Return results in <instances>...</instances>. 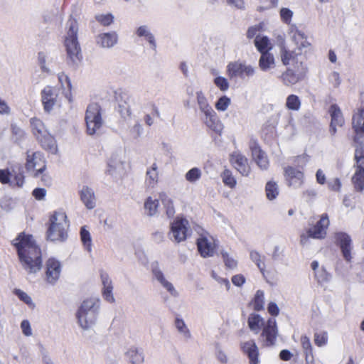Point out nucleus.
Masks as SVG:
<instances>
[{
  "label": "nucleus",
  "mask_w": 364,
  "mask_h": 364,
  "mask_svg": "<svg viewBox=\"0 0 364 364\" xmlns=\"http://www.w3.org/2000/svg\"><path fill=\"white\" fill-rule=\"evenodd\" d=\"M82 202L87 209H93L96 205V198L94 191L87 186H83L80 191Z\"/></svg>",
  "instance_id": "nucleus-26"
},
{
  "label": "nucleus",
  "mask_w": 364,
  "mask_h": 364,
  "mask_svg": "<svg viewBox=\"0 0 364 364\" xmlns=\"http://www.w3.org/2000/svg\"><path fill=\"white\" fill-rule=\"evenodd\" d=\"M157 169L158 166L156 164L154 163L151 166V168L146 171V181L149 185L151 186H154L158 182L159 174Z\"/></svg>",
  "instance_id": "nucleus-41"
},
{
  "label": "nucleus",
  "mask_w": 364,
  "mask_h": 364,
  "mask_svg": "<svg viewBox=\"0 0 364 364\" xmlns=\"http://www.w3.org/2000/svg\"><path fill=\"white\" fill-rule=\"evenodd\" d=\"M197 247L203 257H212L215 251L214 239L208 232H204L197 239Z\"/></svg>",
  "instance_id": "nucleus-13"
},
{
  "label": "nucleus",
  "mask_w": 364,
  "mask_h": 364,
  "mask_svg": "<svg viewBox=\"0 0 364 364\" xmlns=\"http://www.w3.org/2000/svg\"><path fill=\"white\" fill-rule=\"evenodd\" d=\"M99 308L100 301L98 299H89L82 302L79 309L87 312L93 311L95 314H98Z\"/></svg>",
  "instance_id": "nucleus-36"
},
{
  "label": "nucleus",
  "mask_w": 364,
  "mask_h": 364,
  "mask_svg": "<svg viewBox=\"0 0 364 364\" xmlns=\"http://www.w3.org/2000/svg\"><path fill=\"white\" fill-rule=\"evenodd\" d=\"M95 19L101 25L108 26L114 21V16L111 14H98L95 16Z\"/></svg>",
  "instance_id": "nucleus-50"
},
{
  "label": "nucleus",
  "mask_w": 364,
  "mask_h": 364,
  "mask_svg": "<svg viewBox=\"0 0 364 364\" xmlns=\"http://www.w3.org/2000/svg\"><path fill=\"white\" fill-rule=\"evenodd\" d=\"M31 127L33 134L41 144V146L52 153L56 151V144L54 138L46 129L43 122L37 118L31 119Z\"/></svg>",
  "instance_id": "nucleus-4"
},
{
  "label": "nucleus",
  "mask_w": 364,
  "mask_h": 364,
  "mask_svg": "<svg viewBox=\"0 0 364 364\" xmlns=\"http://www.w3.org/2000/svg\"><path fill=\"white\" fill-rule=\"evenodd\" d=\"M301 106V101L298 96L290 95L287 97L286 101V107L291 110L297 111Z\"/></svg>",
  "instance_id": "nucleus-46"
},
{
  "label": "nucleus",
  "mask_w": 364,
  "mask_h": 364,
  "mask_svg": "<svg viewBox=\"0 0 364 364\" xmlns=\"http://www.w3.org/2000/svg\"><path fill=\"white\" fill-rule=\"evenodd\" d=\"M352 127L358 134H364V108L360 109L352 118Z\"/></svg>",
  "instance_id": "nucleus-32"
},
{
  "label": "nucleus",
  "mask_w": 364,
  "mask_h": 364,
  "mask_svg": "<svg viewBox=\"0 0 364 364\" xmlns=\"http://www.w3.org/2000/svg\"><path fill=\"white\" fill-rule=\"evenodd\" d=\"M159 205L158 199L148 197L144 204L145 213L150 217L154 216L157 213Z\"/></svg>",
  "instance_id": "nucleus-35"
},
{
  "label": "nucleus",
  "mask_w": 364,
  "mask_h": 364,
  "mask_svg": "<svg viewBox=\"0 0 364 364\" xmlns=\"http://www.w3.org/2000/svg\"><path fill=\"white\" fill-rule=\"evenodd\" d=\"M214 83L221 91L225 92L229 88V82L228 80L223 77H215Z\"/></svg>",
  "instance_id": "nucleus-54"
},
{
  "label": "nucleus",
  "mask_w": 364,
  "mask_h": 364,
  "mask_svg": "<svg viewBox=\"0 0 364 364\" xmlns=\"http://www.w3.org/2000/svg\"><path fill=\"white\" fill-rule=\"evenodd\" d=\"M301 344L304 353H311L313 351V347L308 336H302L301 337Z\"/></svg>",
  "instance_id": "nucleus-57"
},
{
  "label": "nucleus",
  "mask_w": 364,
  "mask_h": 364,
  "mask_svg": "<svg viewBox=\"0 0 364 364\" xmlns=\"http://www.w3.org/2000/svg\"><path fill=\"white\" fill-rule=\"evenodd\" d=\"M21 328L26 336H31L32 335V329L30 322L28 320H23L21 321Z\"/></svg>",
  "instance_id": "nucleus-58"
},
{
  "label": "nucleus",
  "mask_w": 364,
  "mask_h": 364,
  "mask_svg": "<svg viewBox=\"0 0 364 364\" xmlns=\"http://www.w3.org/2000/svg\"><path fill=\"white\" fill-rule=\"evenodd\" d=\"M101 279L103 284V296L105 299L109 303H114L115 299L112 294L113 285L111 279L107 274H102Z\"/></svg>",
  "instance_id": "nucleus-30"
},
{
  "label": "nucleus",
  "mask_w": 364,
  "mask_h": 364,
  "mask_svg": "<svg viewBox=\"0 0 364 364\" xmlns=\"http://www.w3.org/2000/svg\"><path fill=\"white\" fill-rule=\"evenodd\" d=\"M58 80H59V82L61 84V86L63 88H65V87H67L68 89L70 88L71 84H70V79L63 73L58 74Z\"/></svg>",
  "instance_id": "nucleus-59"
},
{
  "label": "nucleus",
  "mask_w": 364,
  "mask_h": 364,
  "mask_svg": "<svg viewBox=\"0 0 364 364\" xmlns=\"http://www.w3.org/2000/svg\"><path fill=\"white\" fill-rule=\"evenodd\" d=\"M255 45L257 50L261 53L268 52L269 39L266 36H256L255 39Z\"/></svg>",
  "instance_id": "nucleus-44"
},
{
  "label": "nucleus",
  "mask_w": 364,
  "mask_h": 364,
  "mask_svg": "<svg viewBox=\"0 0 364 364\" xmlns=\"http://www.w3.org/2000/svg\"><path fill=\"white\" fill-rule=\"evenodd\" d=\"M126 356L129 364H143L144 354L141 348L132 346L126 352Z\"/></svg>",
  "instance_id": "nucleus-29"
},
{
  "label": "nucleus",
  "mask_w": 364,
  "mask_h": 364,
  "mask_svg": "<svg viewBox=\"0 0 364 364\" xmlns=\"http://www.w3.org/2000/svg\"><path fill=\"white\" fill-rule=\"evenodd\" d=\"M175 326L185 340H188L191 338V333L183 319L176 318L175 321Z\"/></svg>",
  "instance_id": "nucleus-40"
},
{
  "label": "nucleus",
  "mask_w": 364,
  "mask_h": 364,
  "mask_svg": "<svg viewBox=\"0 0 364 364\" xmlns=\"http://www.w3.org/2000/svg\"><path fill=\"white\" fill-rule=\"evenodd\" d=\"M301 53L296 50H289L285 46H281L280 58L284 65H291V67L303 63L299 60Z\"/></svg>",
  "instance_id": "nucleus-16"
},
{
  "label": "nucleus",
  "mask_w": 364,
  "mask_h": 364,
  "mask_svg": "<svg viewBox=\"0 0 364 364\" xmlns=\"http://www.w3.org/2000/svg\"><path fill=\"white\" fill-rule=\"evenodd\" d=\"M247 323L249 328L255 333H258L262 326L264 325L263 318L259 315L256 314H250Z\"/></svg>",
  "instance_id": "nucleus-34"
},
{
  "label": "nucleus",
  "mask_w": 364,
  "mask_h": 364,
  "mask_svg": "<svg viewBox=\"0 0 364 364\" xmlns=\"http://www.w3.org/2000/svg\"><path fill=\"white\" fill-rule=\"evenodd\" d=\"M277 336V328L276 320L273 318L268 319L267 323L264 325L262 336L264 338L265 345L272 346L274 344Z\"/></svg>",
  "instance_id": "nucleus-17"
},
{
  "label": "nucleus",
  "mask_w": 364,
  "mask_h": 364,
  "mask_svg": "<svg viewBox=\"0 0 364 364\" xmlns=\"http://www.w3.org/2000/svg\"><path fill=\"white\" fill-rule=\"evenodd\" d=\"M222 257L226 267L230 269H234L237 267V261L231 257L228 252H223Z\"/></svg>",
  "instance_id": "nucleus-55"
},
{
  "label": "nucleus",
  "mask_w": 364,
  "mask_h": 364,
  "mask_svg": "<svg viewBox=\"0 0 364 364\" xmlns=\"http://www.w3.org/2000/svg\"><path fill=\"white\" fill-rule=\"evenodd\" d=\"M230 161L234 167L242 175L247 176L250 173L247 159L239 152H233L230 156Z\"/></svg>",
  "instance_id": "nucleus-21"
},
{
  "label": "nucleus",
  "mask_w": 364,
  "mask_h": 364,
  "mask_svg": "<svg viewBox=\"0 0 364 364\" xmlns=\"http://www.w3.org/2000/svg\"><path fill=\"white\" fill-rule=\"evenodd\" d=\"M250 148L251 149L253 160L257 166L262 170H267L269 164L266 154L260 149L258 144L255 141L250 143Z\"/></svg>",
  "instance_id": "nucleus-19"
},
{
  "label": "nucleus",
  "mask_w": 364,
  "mask_h": 364,
  "mask_svg": "<svg viewBox=\"0 0 364 364\" xmlns=\"http://www.w3.org/2000/svg\"><path fill=\"white\" fill-rule=\"evenodd\" d=\"M221 177H222L223 183L226 186H229L231 188H232L235 186L236 180L234 178V176H232V172L230 170H228V169L224 170V171L223 172V173L221 175Z\"/></svg>",
  "instance_id": "nucleus-48"
},
{
  "label": "nucleus",
  "mask_w": 364,
  "mask_h": 364,
  "mask_svg": "<svg viewBox=\"0 0 364 364\" xmlns=\"http://www.w3.org/2000/svg\"><path fill=\"white\" fill-rule=\"evenodd\" d=\"M60 89L55 87L47 86L41 92V100L44 110L50 112L55 106L60 104L59 96Z\"/></svg>",
  "instance_id": "nucleus-10"
},
{
  "label": "nucleus",
  "mask_w": 364,
  "mask_h": 364,
  "mask_svg": "<svg viewBox=\"0 0 364 364\" xmlns=\"http://www.w3.org/2000/svg\"><path fill=\"white\" fill-rule=\"evenodd\" d=\"M101 112L102 109L97 103H92L87 108L85 122L87 133L90 135L96 133L102 125Z\"/></svg>",
  "instance_id": "nucleus-6"
},
{
  "label": "nucleus",
  "mask_w": 364,
  "mask_h": 364,
  "mask_svg": "<svg viewBox=\"0 0 364 364\" xmlns=\"http://www.w3.org/2000/svg\"><path fill=\"white\" fill-rule=\"evenodd\" d=\"M284 177L287 185L293 188H299L304 183L303 172L292 166H287L284 168Z\"/></svg>",
  "instance_id": "nucleus-14"
},
{
  "label": "nucleus",
  "mask_w": 364,
  "mask_h": 364,
  "mask_svg": "<svg viewBox=\"0 0 364 364\" xmlns=\"http://www.w3.org/2000/svg\"><path fill=\"white\" fill-rule=\"evenodd\" d=\"M255 73V68L245 63L235 61L230 63L227 66V74L230 79L239 77L245 79L252 77Z\"/></svg>",
  "instance_id": "nucleus-9"
},
{
  "label": "nucleus",
  "mask_w": 364,
  "mask_h": 364,
  "mask_svg": "<svg viewBox=\"0 0 364 364\" xmlns=\"http://www.w3.org/2000/svg\"><path fill=\"white\" fill-rule=\"evenodd\" d=\"M161 199L164 205L165 212L167 217L169 218L173 217L175 215V208L172 200L169 198H167L166 196L165 198H163L162 196H161Z\"/></svg>",
  "instance_id": "nucleus-49"
},
{
  "label": "nucleus",
  "mask_w": 364,
  "mask_h": 364,
  "mask_svg": "<svg viewBox=\"0 0 364 364\" xmlns=\"http://www.w3.org/2000/svg\"><path fill=\"white\" fill-rule=\"evenodd\" d=\"M135 33L136 36L139 38H144L145 40H146L149 45L151 46V48L155 50L156 48V43L155 41L154 36L151 32L149 28L146 25H142L138 27L135 31Z\"/></svg>",
  "instance_id": "nucleus-31"
},
{
  "label": "nucleus",
  "mask_w": 364,
  "mask_h": 364,
  "mask_svg": "<svg viewBox=\"0 0 364 364\" xmlns=\"http://www.w3.org/2000/svg\"><path fill=\"white\" fill-rule=\"evenodd\" d=\"M264 294L262 290H257L252 302L253 309L255 311H260L264 308Z\"/></svg>",
  "instance_id": "nucleus-45"
},
{
  "label": "nucleus",
  "mask_w": 364,
  "mask_h": 364,
  "mask_svg": "<svg viewBox=\"0 0 364 364\" xmlns=\"http://www.w3.org/2000/svg\"><path fill=\"white\" fill-rule=\"evenodd\" d=\"M243 352L247 354L250 360V364H259L258 348L254 341L251 340L242 344Z\"/></svg>",
  "instance_id": "nucleus-27"
},
{
  "label": "nucleus",
  "mask_w": 364,
  "mask_h": 364,
  "mask_svg": "<svg viewBox=\"0 0 364 364\" xmlns=\"http://www.w3.org/2000/svg\"><path fill=\"white\" fill-rule=\"evenodd\" d=\"M306 71L307 68L305 64L299 63V65L294 67L287 68L280 77L284 85L292 86L304 79Z\"/></svg>",
  "instance_id": "nucleus-8"
},
{
  "label": "nucleus",
  "mask_w": 364,
  "mask_h": 364,
  "mask_svg": "<svg viewBox=\"0 0 364 364\" xmlns=\"http://www.w3.org/2000/svg\"><path fill=\"white\" fill-rule=\"evenodd\" d=\"M314 337V343L318 347L323 346L327 343L328 335L326 332L315 333Z\"/></svg>",
  "instance_id": "nucleus-52"
},
{
  "label": "nucleus",
  "mask_w": 364,
  "mask_h": 364,
  "mask_svg": "<svg viewBox=\"0 0 364 364\" xmlns=\"http://www.w3.org/2000/svg\"><path fill=\"white\" fill-rule=\"evenodd\" d=\"M266 196L268 200H274L279 195V187L277 183L274 181H269L265 186Z\"/></svg>",
  "instance_id": "nucleus-37"
},
{
  "label": "nucleus",
  "mask_w": 364,
  "mask_h": 364,
  "mask_svg": "<svg viewBox=\"0 0 364 364\" xmlns=\"http://www.w3.org/2000/svg\"><path fill=\"white\" fill-rule=\"evenodd\" d=\"M78 24L75 19L70 18L66 23L64 45L68 58L73 64H77L82 59L80 43L77 39Z\"/></svg>",
  "instance_id": "nucleus-2"
},
{
  "label": "nucleus",
  "mask_w": 364,
  "mask_h": 364,
  "mask_svg": "<svg viewBox=\"0 0 364 364\" xmlns=\"http://www.w3.org/2000/svg\"><path fill=\"white\" fill-rule=\"evenodd\" d=\"M328 188L334 191H338L341 186V183L339 178H336L328 182Z\"/></svg>",
  "instance_id": "nucleus-61"
},
{
  "label": "nucleus",
  "mask_w": 364,
  "mask_h": 364,
  "mask_svg": "<svg viewBox=\"0 0 364 364\" xmlns=\"http://www.w3.org/2000/svg\"><path fill=\"white\" fill-rule=\"evenodd\" d=\"M328 112L331 116L329 132L331 136H334L337 132L336 127H341L344 124L345 120L341 109L336 104L330 106Z\"/></svg>",
  "instance_id": "nucleus-15"
},
{
  "label": "nucleus",
  "mask_w": 364,
  "mask_h": 364,
  "mask_svg": "<svg viewBox=\"0 0 364 364\" xmlns=\"http://www.w3.org/2000/svg\"><path fill=\"white\" fill-rule=\"evenodd\" d=\"M292 16H293V12L287 8H282L280 10L281 18L285 23H287V24L290 23Z\"/></svg>",
  "instance_id": "nucleus-56"
},
{
  "label": "nucleus",
  "mask_w": 364,
  "mask_h": 364,
  "mask_svg": "<svg viewBox=\"0 0 364 364\" xmlns=\"http://www.w3.org/2000/svg\"><path fill=\"white\" fill-rule=\"evenodd\" d=\"M330 222L326 213L321 215L320 220L315 225L309 228L307 235H301V243L304 245L307 242L308 238L323 239L326 235V230L329 226Z\"/></svg>",
  "instance_id": "nucleus-7"
},
{
  "label": "nucleus",
  "mask_w": 364,
  "mask_h": 364,
  "mask_svg": "<svg viewBox=\"0 0 364 364\" xmlns=\"http://www.w3.org/2000/svg\"><path fill=\"white\" fill-rule=\"evenodd\" d=\"M330 81L333 84V85L335 87H337L339 86V85L341 84V78H340V75L338 74V73L337 72H333L331 75H330Z\"/></svg>",
  "instance_id": "nucleus-63"
},
{
  "label": "nucleus",
  "mask_w": 364,
  "mask_h": 364,
  "mask_svg": "<svg viewBox=\"0 0 364 364\" xmlns=\"http://www.w3.org/2000/svg\"><path fill=\"white\" fill-rule=\"evenodd\" d=\"M245 282V278L242 274H236L232 277V282L237 287H241Z\"/></svg>",
  "instance_id": "nucleus-64"
},
{
  "label": "nucleus",
  "mask_w": 364,
  "mask_h": 364,
  "mask_svg": "<svg viewBox=\"0 0 364 364\" xmlns=\"http://www.w3.org/2000/svg\"><path fill=\"white\" fill-rule=\"evenodd\" d=\"M317 195L316 191L314 188H309L303 192V197L306 200L309 201L314 199Z\"/></svg>",
  "instance_id": "nucleus-62"
},
{
  "label": "nucleus",
  "mask_w": 364,
  "mask_h": 364,
  "mask_svg": "<svg viewBox=\"0 0 364 364\" xmlns=\"http://www.w3.org/2000/svg\"><path fill=\"white\" fill-rule=\"evenodd\" d=\"M275 65V61L274 55L267 52L261 54V57L259 60V66L262 71H267L271 68H273Z\"/></svg>",
  "instance_id": "nucleus-33"
},
{
  "label": "nucleus",
  "mask_w": 364,
  "mask_h": 364,
  "mask_svg": "<svg viewBox=\"0 0 364 364\" xmlns=\"http://www.w3.org/2000/svg\"><path fill=\"white\" fill-rule=\"evenodd\" d=\"M151 272L154 278L165 288L172 296H177L178 292L173 285L169 282L164 277V273L159 268V263L154 262L151 264Z\"/></svg>",
  "instance_id": "nucleus-18"
},
{
  "label": "nucleus",
  "mask_w": 364,
  "mask_h": 364,
  "mask_svg": "<svg viewBox=\"0 0 364 364\" xmlns=\"http://www.w3.org/2000/svg\"><path fill=\"white\" fill-rule=\"evenodd\" d=\"M143 132L142 125L139 122H136L134 125L129 128V134L133 139H138Z\"/></svg>",
  "instance_id": "nucleus-53"
},
{
  "label": "nucleus",
  "mask_w": 364,
  "mask_h": 364,
  "mask_svg": "<svg viewBox=\"0 0 364 364\" xmlns=\"http://www.w3.org/2000/svg\"><path fill=\"white\" fill-rule=\"evenodd\" d=\"M251 260L257 265L260 272L263 274L265 269V264L262 260V255L256 250H252L250 253Z\"/></svg>",
  "instance_id": "nucleus-47"
},
{
  "label": "nucleus",
  "mask_w": 364,
  "mask_h": 364,
  "mask_svg": "<svg viewBox=\"0 0 364 364\" xmlns=\"http://www.w3.org/2000/svg\"><path fill=\"white\" fill-rule=\"evenodd\" d=\"M16 247L23 268L29 274H35L42 267L41 249L36 244L33 236L20 233L12 241Z\"/></svg>",
  "instance_id": "nucleus-1"
},
{
  "label": "nucleus",
  "mask_w": 364,
  "mask_h": 364,
  "mask_svg": "<svg viewBox=\"0 0 364 364\" xmlns=\"http://www.w3.org/2000/svg\"><path fill=\"white\" fill-rule=\"evenodd\" d=\"M97 314L93 311L87 312L78 309L77 318L80 326L84 330L90 329L95 323Z\"/></svg>",
  "instance_id": "nucleus-24"
},
{
  "label": "nucleus",
  "mask_w": 364,
  "mask_h": 364,
  "mask_svg": "<svg viewBox=\"0 0 364 364\" xmlns=\"http://www.w3.org/2000/svg\"><path fill=\"white\" fill-rule=\"evenodd\" d=\"M355 159L356 161L355 171L352 177V182L357 191H362L364 189V151L356 149Z\"/></svg>",
  "instance_id": "nucleus-11"
},
{
  "label": "nucleus",
  "mask_w": 364,
  "mask_h": 364,
  "mask_svg": "<svg viewBox=\"0 0 364 364\" xmlns=\"http://www.w3.org/2000/svg\"><path fill=\"white\" fill-rule=\"evenodd\" d=\"M80 234L81 241L84 247L88 252H90L92 247V238L90 232L84 226L81 228Z\"/></svg>",
  "instance_id": "nucleus-43"
},
{
  "label": "nucleus",
  "mask_w": 364,
  "mask_h": 364,
  "mask_svg": "<svg viewBox=\"0 0 364 364\" xmlns=\"http://www.w3.org/2000/svg\"><path fill=\"white\" fill-rule=\"evenodd\" d=\"M118 41V35L115 31L104 33L97 36V43L102 48L113 47Z\"/></svg>",
  "instance_id": "nucleus-28"
},
{
  "label": "nucleus",
  "mask_w": 364,
  "mask_h": 364,
  "mask_svg": "<svg viewBox=\"0 0 364 364\" xmlns=\"http://www.w3.org/2000/svg\"><path fill=\"white\" fill-rule=\"evenodd\" d=\"M11 139L16 144H20L25 137V132L16 124H11Z\"/></svg>",
  "instance_id": "nucleus-38"
},
{
  "label": "nucleus",
  "mask_w": 364,
  "mask_h": 364,
  "mask_svg": "<svg viewBox=\"0 0 364 364\" xmlns=\"http://www.w3.org/2000/svg\"><path fill=\"white\" fill-rule=\"evenodd\" d=\"M170 226V239L177 243L186 240L191 235L189 222L186 218L177 217L171 223Z\"/></svg>",
  "instance_id": "nucleus-5"
},
{
  "label": "nucleus",
  "mask_w": 364,
  "mask_h": 364,
  "mask_svg": "<svg viewBox=\"0 0 364 364\" xmlns=\"http://www.w3.org/2000/svg\"><path fill=\"white\" fill-rule=\"evenodd\" d=\"M61 264L59 261L50 258L46 262V279L50 284H54L60 277Z\"/></svg>",
  "instance_id": "nucleus-22"
},
{
  "label": "nucleus",
  "mask_w": 364,
  "mask_h": 364,
  "mask_svg": "<svg viewBox=\"0 0 364 364\" xmlns=\"http://www.w3.org/2000/svg\"><path fill=\"white\" fill-rule=\"evenodd\" d=\"M196 98L199 109L201 112L204 114L213 109L208 102V100L202 91H198L196 92Z\"/></svg>",
  "instance_id": "nucleus-39"
},
{
  "label": "nucleus",
  "mask_w": 364,
  "mask_h": 364,
  "mask_svg": "<svg viewBox=\"0 0 364 364\" xmlns=\"http://www.w3.org/2000/svg\"><path fill=\"white\" fill-rule=\"evenodd\" d=\"M202 176L201 170L198 167L191 168L186 174L185 178L191 183H196Z\"/></svg>",
  "instance_id": "nucleus-42"
},
{
  "label": "nucleus",
  "mask_w": 364,
  "mask_h": 364,
  "mask_svg": "<svg viewBox=\"0 0 364 364\" xmlns=\"http://www.w3.org/2000/svg\"><path fill=\"white\" fill-rule=\"evenodd\" d=\"M204 114L203 122L211 130L216 133H220L223 129V125L219 119L216 112L213 109Z\"/></svg>",
  "instance_id": "nucleus-25"
},
{
  "label": "nucleus",
  "mask_w": 364,
  "mask_h": 364,
  "mask_svg": "<svg viewBox=\"0 0 364 364\" xmlns=\"http://www.w3.org/2000/svg\"><path fill=\"white\" fill-rule=\"evenodd\" d=\"M336 240L341 250L344 259L350 262L351 260V239L348 235L344 232H338L335 236Z\"/></svg>",
  "instance_id": "nucleus-20"
},
{
  "label": "nucleus",
  "mask_w": 364,
  "mask_h": 364,
  "mask_svg": "<svg viewBox=\"0 0 364 364\" xmlns=\"http://www.w3.org/2000/svg\"><path fill=\"white\" fill-rule=\"evenodd\" d=\"M16 295L18 296V297L25 302L27 304H30L32 303L31 298L24 291L20 290V289H16L15 290Z\"/></svg>",
  "instance_id": "nucleus-60"
},
{
  "label": "nucleus",
  "mask_w": 364,
  "mask_h": 364,
  "mask_svg": "<svg viewBox=\"0 0 364 364\" xmlns=\"http://www.w3.org/2000/svg\"><path fill=\"white\" fill-rule=\"evenodd\" d=\"M230 99L227 96H223L215 103V108L218 111H225L230 105Z\"/></svg>",
  "instance_id": "nucleus-51"
},
{
  "label": "nucleus",
  "mask_w": 364,
  "mask_h": 364,
  "mask_svg": "<svg viewBox=\"0 0 364 364\" xmlns=\"http://www.w3.org/2000/svg\"><path fill=\"white\" fill-rule=\"evenodd\" d=\"M26 168L28 171H36L34 177H39L46 170V164L43 154L40 151L27 154Z\"/></svg>",
  "instance_id": "nucleus-12"
},
{
  "label": "nucleus",
  "mask_w": 364,
  "mask_h": 364,
  "mask_svg": "<svg viewBox=\"0 0 364 364\" xmlns=\"http://www.w3.org/2000/svg\"><path fill=\"white\" fill-rule=\"evenodd\" d=\"M47 237L51 241L63 242L68 237L69 223L64 212H55L50 218Z\"/></svg>",
  "instance_id": "nucleus-3"
},
{
  "label": "nucleus",
  "mask_w": 364,
  "mask_h": 364,
  "mask_svg": "<svg viewBox=\"0 0 364 364\" xmlns=\"http://www.w3.org/2000/svg\"><path fill=\"white\" fill-rule=\"evenodd\" d=\"M289 33L291 41L296 46L295 50L301 53L303 48H308L310 43L308 42L306 36L301 31L298 30L296 26L291 25L289 28Z\"/></svg>",
  "instance_id": "nucleus-23"
}]
</instances>
